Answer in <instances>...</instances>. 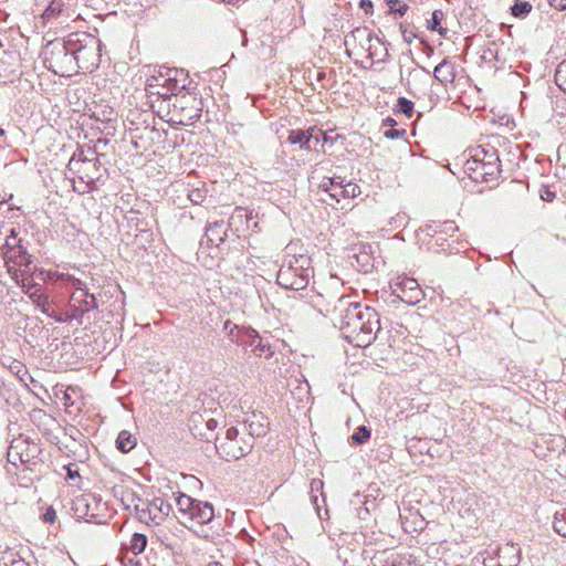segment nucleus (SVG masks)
<instances>
[{
	"instance_id": "6e6d98bb",
	"label": "nucleus",
	"mask_w": 566,
	"mask_h": 566,
	"mask_svg": "<svg viewBox=\"0 0 566 566\" xmlns=\"http://www.w3.org/2000/svg\"><path fill=\"white\" fill-rule=\"evenodd\" d=\"M549 4L557 10H566V0H549Z\"/></svg>"
},
{
	"instance_id": "58836bf2",
	"label": "nucleus",
	"mask_w": 566,
	"mask_h": 566,
	"mask_svg": "<svg viewBox=\"0 0 566 566\" xmlns=\"http://www.w3.org/2000/svg\"><path fill=\"white\" fill-rule=\"evenodd\" d=\"M532 10V4L527 1L516 0L511 8L512 14L516 18H525Z\"/></svg>"
},
{
	"instance_id": "393cba45",
	"label": "nucleus",
	"mask_w": 566,
	"mask_h": 566,
	"mask_svg": "<svg viewBox=\"0 0 566 566\" xmlns=\"http://www.w3.org/2000/svg\"><path fill=\"white\" fill-rule=\"evenodd\" d=\"M312 137L313 135H307L306 132L302 129H293L290 132L287 137V142L291 144H300V147L305 150L312 149Z\"/></svg>"
},
{
	"instance_id": "69168bd1",
	"label": "nucleus",
	"mask_w": 566,
	"mask_h": 566,
	"mask_svg": "<svg viewBox=\"0 0 566 566\" xmlns=\"http://www.w3.org/2000/svg\"><path fill=\"white\" fill-rule=\"evenodd\" d=\"M108 144V139L106 138H98L94 145V148L97 150L99 146H106Z\"/></svg>"
},
{
	"instance_id": "b1692460",
	"label": "nucleus",
	"mask_w": 566,
	"mask_h": 566,
	"mask_svg": "<svg viewBox=\"0 0 566 566\" xmlns=\"http://www.w3.org/2000/svg\"><path fill=\"white\" fill-rule=\"evenodd\" d=\"M24 294L30 297L32 303L39 307L43 314H50L51 304L49 302V297L41 292V287L35 289L33 292L24 290Z\"/></svg>"
},
{
	"instance_id": "f257e3e1",
	"label": "nucleus",
	"mask_w": 566,
	"mask_h": 566,
	"mask_svg": "<svg viewBox=\"0 0 566 566\" xmlns=\"http://www.w3.org/2000/svg\"><path fill=\"white\" fill-rule=\"evenodd\" d=\"M188 74L182 69L159 66L153 70L146 82L145 90L139 92L140 97H146L148 106H155L157 103H170L172 98V106L177 103H192L196 95L184 93L181 99L179 95L186 90L188 85Z\"/></svg>"
},
{
	"instance_id": "72a5a7b5",
	"label": "nucleus",
	"mask_w": 566,
	"mask_h": 566,
	"mask_svg": "<svg viewBox=\"0 0 566 566\" xmlns=\"http://www.w3.org/2000/svg\"><path fill=\"white\" fill-rule=\"evenodd\" d=\"M443 17L444 13L441 10H434L432 12L431 19L428 20L427 28L431 31H438L440 35L446 36L448 33V29L440 27Z\"/></svg>"
},
{
	"instance_id": "bf43d9fd",
	"label": "nucleus",
	"mask_w": 566,
	"mask_h": 566,
	"mask_svg": "<svg viewBox=\"0 0 566 566\" xmlns=\"http://www.w3.org/2000/svg\"><path fill=\"white\" fill-rule=\"evenodd\" d=\"M206 427L209 431L213 432L217 427H218V421L213 418H209L207 421H206Z\"/></svg>"
},
{
	"instance_id": "5fc2aeb1",
	"label": "nucleus",
	"mask_w": 566,
	"mask_h": 566,
	"mask_svg": "<svg viewBox=\"0 0 566 566\" xmlns=\"http://www.w3.org/2000/svg\"><path fill=\"white\" fill-rule=\"evenodd\" d=\"M223 329L228 333L229 336H233L234 331H239V327L232 324L230 321L224 322Z\"/></svg>"
},
{
	"instance_id": "a211bd4d",
	"label": "nucleus",
	"mask_w": 566,
	"mask_h": 566,
	"mask_svg": "<svg viewBox=\"0 0 566 566\" xmlns=\"http://www.w3.org/2000/svg\"><path fill=\"white\" fill-rule=\"evenodd\" d=\"M522 551L517 544L506 543L497 548L499 566H518Z\"/></svg>"
},
{
	"instance_id": "a878e982",
	"label": "nucleus",
	"mask_w": 566,
	"mask_h": 566,
	"mask_svg": "<svg viewBox=\"0 0 566 566\" xmlns=\"http://www.w3.org/2000/svg\"><path fill=\"white\" fill-rule=\"evenodd\" d=\"M133 502H135L134 512H135L136 517L142 523H145L147 525H153V518H151L149 512L147 511V505H146L145 501L140 496L133 494Z\"/></svg>"
},
{
	"instance_id": "13d9d810",
	"label": "nucleus",
	"mask_w": 566,
	"mask_h": 566,
	"mask_svg": "<svg viewBox=\"0 0 566 566\" xmlns=\"http://www.w3.org/2000/svg\"><path fill=\"white\" fill-rule=\"evenodd\" d=\"M444 226V232L449 233V232H454L458 230V227L457 224L454 223V221H446L443 223Z\"/></svg>"
},
{
	"instance_id": "20e7f679",
	"label": "nucleus",
	"mask_w": 566,
	"mask_h": 566,
	"mask_svg": "<svg viewBox=\"0 0 566 566\" xmlns=\"http://www.w3.org/2000/svg\"><path fill=\"white\" fill-rule=\"evenodd\" d=\"M72 41L55 40L49 42L43 50V63L54 74L71 76L76 74V62L73 56Z\"/></svg>"
},
{
	"instance_id": "de8ad7c7",
	"label": "nucleus",
	"mask_w": 566,
	"mask_h": 566,
	"mask_svg": "<svg viewBox=\"0 0 566 566\" xmlns=\"http://www.w3.org/2000/svg\"><path fill=\"white\" fill-rule=\"evenodd\" d=\"M491 150H496V149L494 147H489V148L478 147L474 150L473 155H479V159L481 163H488L489 161L488 155H491Z\"/></svg>"
},
{
	"instance_id": "412c9836",
	"label": "nucleus",
	"mask_w": 566,
	"mask_h": 566,
	"mask_svg": "<svg viewBox=\"0 0 566 566\" xmlns=\"http://www.w3.org/2000/svg\"><path fill=\"white\" fill-rule=\"evenodd\" d=\"M214 517L213 506L209 502L197 501L188 518L198 524H208Z\"/></svg>"
},
{
	"instance_id": "1a4fd4ad",
	"label": "nucleus",
	"mask_w": 566,
	"mask_h": 566,
	"mask_svg": "<svg viewBox=\"0 0 566 566\" xmlns=\"http://www.w3.org/2000/svg\"><path fill=\"white\" fill-rule=\"evenodd\" d=\"M394 294L409 305H416L423 298V291L418 282L408 276L398 279L394 285Z\"/></svg>"
},
{
	"instance_id": "603ef678",
	"label": "nucleus",
	"mask_w": 566,
	"mask_h": 566,
	"mask_svg": "<svg viewBox=\"0 0 566 566\" xmlns=\"http://www.w3.org/2000/svg\"><path fill=\"white\" fill-rule=\"evenodd\" d=\"M61 272L59 271H48L46 272V279L53 283L61 282Z\"/></svg>"
},
{
	"instance_id": "8fccbe9b",
	"label": "nucleus",
	"mask_w": 566,
	"mask_h": 566,
	"mask_svg": "<svg viewBox=\"0 0 566 566\" xmlns=\"http://www.w3.org/2000/svg\"><path fill=\"white\" fill-rule=\"evenodd\" d=\"M405 134H406L405 129H396V128H390L384 133L385 137H387L389 139L402 137Z\"/></svg>"
},
{
	"instance_id": "4d7b16f0",
	"label": "nucleus",
	"mask_w": 566,
	"mask_h": 566,
	"mask_svg": "<svg viewBox=\"0 0 566 566\" xmlns=\"http://www.w3.org/2000/svg\"><path fill=\"white\" fill-rule=\"evenodd\" d=\"M359 7L366 12L371 13L373 11V2L370 0H360Z\"/></svg>"
},
{
	"instance_id": "c9c22d12",
	"label": "nucleus",
	"mask_w": 566,
	"mask_h": 566,
	"mask_svg": "<svg viewBox=\"0 0 566 566\" xmlns=\"http://www.w3.org/2000/svg\"><path fill=\"white\" fill-rule=\"evenodd\" d=\"M17 231L14 228L10 230V234L7 237L6 242L2 247L3 259L11 252H15V249L21 244V239H17Z\"/></svg>"
},
{
	"instance_id": "6ab92c4d",
	"label": "nucleus",
	"mask_w": 566,
	"mask_h": 566,
	"mask_svg": "<svg viewBox=\"0 0 566 566\" xmlns=\"http://www.w3.org/2000/svg\"><path fill=\"white\" fill-rule=\"evenodd\" d=\"M244 334L249 339V346L252 348L255 355L264 358H270L274 354V350L272 349V346L269 343V340L261 337L256 333V331L249 328L244 332Z\"/></svg>"
},
{
	"instance_id": "7c9ffc66",
	"label": "nucleus",
	"mask_w": 566,
	"mask_h": 566,
	"mask_svg": "<svg viewBox=\"0 0 566 566\" xmlns=\"http://www.w3.org/2000/svg\"><path fill=\"white\" fill-rule=\"evenodd\" d=\"M480 165L481 161L479 159V155H472L464 164L465 172L473 181H479L480 175Z\"/></svg>"
},
{
	"instance_id": "774afa93",
	"label": "nucleus",
	"mask_w": 566,
	"mask_h": 566,
	"mask_svg": "<svg viewBox=\"0 0 566 566\" xmlns=\"http://www.w3.org/2000/svg\"><path fill=\"white\" fill-rule=\"evenodd\" d=\"M545 195L546 196H542L544 200L552 201L555 198V193L549 190H546Z\"/></svg>"
},
{
	"instance_id": "9d476101",
	"label": "nucleus",
	"mask_w": 566,
	"mask_h": 566,
	"mask_svg": "<svg viewBox=\"0 0 566 566\" xmlns=\"http://www.w3.org/2000/svg\"><path fill=\"white\" fill-rule=\"evenodd\" d=\"M74 14V10L69 1L52 0L41 15L44 24L57 23L64 24Z\"/></svg>"
},
{
	"instance_id": "cd10ccee",
	"label": "nucleus",
	"mask_w": 566,
	"mask_h": 566,
	"mask_svg": "<svg viewBox=\"0 0 566 566\" xmlns=\"http://www.w3.org/2000/svg\"><path fill=\"white\" fill-rule=\"evenodd\" d=\"M198 500L192 499L191 496L185 494V493H178L176 497V504L178 507V511L182 516H189L192 509L195 507Z\"/></svg>"
},
{
	"instance_id": "4c0bfd02",
	"label": "nucleus",
	"mask_w": 566,
	"mask_h": 566,
	"mask_svg": "<svg viewBox=\"0 0 566 566\" xmlns=\"http://www.w3.org/2000/svg\"><path fill=\"white\" fill-rule=\"evenodd\" d=\"M553 527L557 534L566 537V509L555 513Z\"/></svg>"
},
{
	"instance_id": "f03ea898",
	"label": "nucleus",
	"mask_w": 566,
	"mask_h": 566,
	"mask_svg": "<svg viewBox=\"0 0 566 566\" xmlns=\"http://www.w3.org/2000/svg\"><path fill=\"white\" fill-rule=\"evenodd\" d=\"M338 303L344 307L338 327L345 338L359 347L370 345L380 332L379 314L369 306L349 303L344 297L339 298Z\"/></svg>"
},
{
	"instance_id": "c85d7f7f",
	"label": "nucleus",
	"mask_w": 566,
	"mask_h": 566,
	"mask_svg": "<svg viewBox=\"0 0 566 566\" xmlns=\"http://www.w3.org/2000/svg\"><path fill=\"white\" fill-rule=\"evenodd\" d=\"M98 112H94L93 116L101 120L102 123L107 124L106 128H112L113 130H116V126L114 123H116L117 113L115 112V108H96Z\"/></svg>"
},
{
	"instance_id": "0eeeda50",
	"label": "nucleus",
	"mask_w": 566,
	"mask_h": 566,
	"mask_svg": "<svg viewBox=\"0 0 566 566\" xmlns=\"http://www.w3.org/2000/svg\"><path fill=\"white\" fill-rule=\"evenodd\" d=\"M69 306L75 316V322L82 325L84 315L97 308L98 304L95 295L88 292L86 284H83L73 291Z\"/></svg>"
},
{
	"instance_id": "39448f33",
	"label": "nucleus",
	"mask_w": 566,
	"mask_h": 566,
	"mask_svg": "<svg viewBox=\"0 0 566 566\" xmlns=\"http://www.w3.org/2000/svg\"><path fill=\"white\" fill-rule=\"evenodd\" d=\"M73 56L76 62V73L92 72L101 62L102 42L96 36L88 33H73L70 35Z\"/></svg>"
},
{
	"instance_id": "49530a36",
	"label": "nucleus",
	"mask_w": 566,
	"mask_h": 566,
	"mask_svg": "<svg viewBox=\"0 0 566 566\" xmlns=\"http://www.w3.org/2000/svg\"><path fill=\"white\" fill-rule=\"evenodd\" d=\"M63 470H65L66 479H69V480H74L76 478H81L77 465L75 463H69V464L64 465Z\"/></svg>"
},
{
	"instance_id": "e2e57ef3",
	"label": "nucleus",
	"mask_w": 566,
	"mask_h": 566,
	"mask_svg": "<svg viewBox=\"0 0 566 566\" xmlns=\"http://www.w3.org/2000/svg\"><path fill=\"white\" fill-rule=\"evenodd\" d=\"M397 106H413V104L405 97H399Z\"/></svg>"
},
{
	"instance_id": "c756f323",
	"label": "nucleus",
	"mask_w": 566,
	"mask_h": 566,
	"mask_svg": "<svg viewBox=\"0 0 566 566\" xmlns=\"http://www.w3.org/2000/svg\"><path fill=\"white\" fill-rule=\"evenodd\" d=\"M71 160H76L85 165V163L98 160V153H96L94 147H87L86 149L78 148Z\"/></svg>"
},
{
	"instance_id": "864d4df0",
	"label": "nucleus",
	"mask_w": 566,
	"mask_h": 566,
	"mask_svg": "<svg viewBox=\"0 0 566 566\" xmlns=\"http://www.w3.org/2000/svg\"><path fill=\"white\" fill-rule=\"evenodd\" d=\"M500 124L510 129H512L515 126L514 120L506 115L500 116Z\"/></svg>"
},
{
	"instance_id": "9b49d317",
	"label": "nucleus",
	"mask_w": 566,
	"mask_h": 566,
	"mask_svg": "<svg viewBox=\"0 0 566 566\" xmlns=\"http://www.w3.org/2000/svg\"><path fill=\"white\" fill-rule=\"evenodd\" d=\"M69 169L78 175V179L85 182L88 187L94 185L101 177V163L99 160L88 161L85 165L76 160H70Z\"/></svg>"
},
{
	"instance_id": "ea45409f",
	"label": "nucleus",
	"mask_w": 566,
	"mask_h": 566,
	"mask_svg": "<svg viewBox=\"0 0 566 566\" xmlns=\"http://www.w3.org/2000/svg\"><path fill=\"white\" fill-rule=\"evenodd\" d=\"M49 317H52L55 322L57 323H71V322H75V316L74 314L72 313L70 306L67 305V307L65 308V311L61 312V313H56L52 310H50V314H46Z\"/></svg>"
},
{
	"instance_id": "dca6fc26",
	"label": "nucleus",
	"mask_w": 566,
	"mask_h": 566,
	"mask_svg": "<svg viewBox=\"0 0 566 566\" xmlns=\"http://www.w3.org/2000/svg\"><path fill=\"white\" fill-rule=\"evenodd\" d=\"M488 163H481L479 181L489 182L495 180L501 172V160L497 150H491Z\"/></svg>"
},
{
	"instance_id": "ddd939ff",
	"label": "nucleus",
	"mask_w": 566,
	"mask_h": 566,
	"mask_svg": "<svg viewBox=\"0 0 566 566\" xmlns=\"http://www.w3.org/2000/svg\"><path fill=\"white\" fill-rule=\"evenodd\" d=\"M19 55L14 50H7L0 42V81L6 82L15 75Z\"/></svg>"
},
{
	"instance_id": "f3484780",
	"label": "nucleus",
	"mask_w": 566,
	"mask_h": 566,
	"mask_svg": "<svg viewBox=\"0 0 566 566\" xmlns=\"http://www.w3.org/2000/svg\"><path fill=\"white\" fill-rule=\"evenodd\" d=\"M145 503L147 505V511L153 518V525L158 526L163 524L170 513V504L166 503L161 497L146 500Z\"/></svg>"
},
{
	"instance_id": "aec40b11",
	"label": "nucleus",
	"mask_w": 566,
	"mask_h": 566,
	"mask_svg": "<svg viewBox=\"0 0 566 566\" xmlns=\"http://www.w3.org/2000/svg\"><path fill=\"white\" fill-rule=\"evenodd\" d=\"M229 224L223 220L214 221L206 227L205 238L210 245L219 247L226 241Z\"/></svg>"
},
{
	"instance_id": "a19ab883",
	"label": "nucleus",
	"mask_w": 566,
	"mask_h": 566,
	"mask_svg": "<svg viewBox=\"0 0 566 566\" xmlns=\"http://www.w3.org/2000/svg\"><path fill=\"white\" fill-rule=\"evenodd\" d=\"M207 197V189L205 186L201 188H192L188 192L189 200L195 205H200L205 201Z\"/></svg>"
},
{
	"instance_id": "e433bc0d",
	"label": "nucleus",
	"mask_w": 566,
	"mask_h": 566,
	"mask_svg": "<svg viewBox=\"0 0 566 566\" xmlns=\"http://www.w3.org/2000/svg\"><path fill=\"white\" fill-rule=\"evenodd\" d=\"M310 488H311V502L313 503V505L315 506V509L318 512L319 511V505H318V495H317V493H319L323 496V502H325L324 494H323L324 483L319 479H313L311 481Z\"/></svg>"
},
{
	"instance_id": "5701e85b",
	"label": "nucleus",
	"mask_w": 566,
	"mask_h": 566,
	"mask_svg": "<svg viewBox=\"0 0 566 566\" xmlns=\"http://www.w3.org/2000/svg\"><path fill=\"white\" fill-rule=\"evenodd\" d=\"M433 76L441 84L452 83L455 78L454 64L449 60H442L433 70Z\"/></svg>"
},
{
	"instance_id": "6e6552de",
	"label": "nucleus",
	"mask_w": 566,
	"mask_h": 566,
	"mask_svg": "<svg viewBox=\"0 0 566 566\" xmlns=\"http://www.w3.org/2000/svg\"><path fill=\"white\" fill-rule=\"evenodd\" d=\"M101 501L92 493H85L76 496L72 501V511L76 518H85L87 522H96L98 517V507Z\"/></svg>"
},
{
	"instance_id": "4be33fe9",
	"label": "nucleus",
	"mask_w": 566,
	"mask_h": 566,
	"mask_svg": "<svg viewBox=\"0 0 566 566\" xmlns=\"http://www.w3.org/2000/svg\"><path fill=\"white\" fill-rule=\"evenodd\" d=\"M360 193L358 185L352 181H345V178L337 176L335 192H331V197L335 199L343 198H355Z\"/></svg>"
},
{
	"instance_id": "338daca9",
	"label": "nucleus",
	"mask_w": 566,
	"mask_h": 566,
	"mask_svg": "<svg viewBox=\"0 0 566 566\" xmlns=\"http://www.w3.org/2000/svg\"><path fill=\"white\" fill-rule=\"evenodd\" d=\"M321 135H322V132L313 135V137H312V148L315 147L319 143Z\"/></svg>"
},
{
	"instance_id": "c03bdc74",
	"label": "nucleus",
	"mask_w": 566,
	"mask_h": 566,
	"mask_svg": "<svg viewBox=\"0 0 566 566\" xmlns=\"http://www.w3.org/2000/svg\"><path fill=\"white\" fill-rule=\"evenodd\" d=\"M61 283H63L67 287H72L73 291L85 284L84 282H82L80 279L75 277L72 274L61 272Z\"/></svg>"
},
{
	"instance_id": "09e8293b",
	"label": "nucleus",
	"mask_w": 566,
	"mask_h": 566,
	"mask_svg": "<svg viewBox=\"0 0 566 566\" xmlns=\"http://www.w3.org/2000/svg\"><path fill=\"white\" fill-rule=\"evenodd\" d=\"M55 518H56V512L52 506L48 507L46 511L42 515V520L45 523H53L55 521Z\"/></svg>"
},
{
	"instance_id": "0e129e2a",
	"label": "nucleus",
	"mask_w": 566,
	"mask_h": 566,
	"mask_svg": "<svg viewBox=\"0 0 566 566\" xmlns=\"http://www.w3.org/2000/svg\"><path fill=\"white\" fill-rule=\"evenodd\" d=\"M398 111L402 114H405L408 118L412 117L415 108H398Z\"/></svg>"
},
{
	"instance_id": "f8f14e48",
	"label": "nucleus",
	"mask_w": 566,
	"mask_h": 566,
	"mask_svg": "<svg viewBox=\"0 0 566 566\" xmlns=\"http://www.w3.org/2000/svg\"><path fill=\"white\" fill-rule=\"evenodd\" d=\"M4 262L8 273L18 282V275L20 271L17 269V266L29 268L32 263V255L28 253L27 249L23 248L22 244H20L15 249V252H10L4 258Z\"/></svg>"
},
{
	"instance_id": "052dcab7",
	"label": "nucleus",
	"mask_w": 566,
	"mask_h": 566,
	"mask_svg": "<svg viewBox=\"0 0 566 566\" xmlns=\"http://www.w3.org/2000/svg\"><path fill=\"white\" fill-rule=\"evenodd\" d=\"M22 292L24 293V290H29V292H33L35 289H40V286L36 283H24L21 284Z\"/></svg>"
},
{
	"instance_id": "f704fd0d",
	"label": "nucleus",
	"mask_w": 566,
	"mask_h": 566,
	"mask_svg": "<svg viewBox=\"0 0 566 566\" xmlns=\"http://www.w3.org/2000/svg\"><path fill=\"white\" fill-rule=\"evenodd\" d=\"M147 545V537L142 533H134L129 542V551L134 555L143 553Z\"/></svg>"
},
{
	"instance_id": "680f3d73",
	"label": "nucleus",
	"mask_w": 566,
	"mask_h": 566,
	"mask_svg": "<svg viewBox=\"0 0 566 566\" xmlns=\"http://www.w3.org/2000/svg\"><path fill=\"white\" fill-rule=\"evenodd\" d=\"M402 38L407 43H411L415 34L411 31L402 30Z\"/></svg>"
},
{
	"instance_id": "79ce46f5",
	"label": "nucleus",
	"mask_w": 566,
	"mask_h": 566,
	"mask_svg": "<svg viewBox=\"0 0 566 566\" xmlns=\"http://www.w3.org/2000/svg\"><path fill=\"white\" fill-rule=\"evenodd\" d=\"M555 83L557 86L566 92V64L560 62L555 71Z\"/></svg>"
},
{
	"instance_id": "7ed1b4c3",
	"label": "nucleus",
	"mask_w": 566,
	"mask_h": 566,
	"mask_svg": "<svg viewBox=\"0 0 566 566\" xmlns=\"http://www.w3.org/2000/svg\"><path fill=\"white\" fill-rule=\"evenodd\" d=\"M296 244L286 247L287 254L277 274V284L286 290H304L313 277L312 260L303 253H295Z\"/></svg>"
},
{
	"instance_id": "2f4dec72",
	"label": "nucleus",
	"mask_w": 566,
	"mask_h": 566,
	"mask_svg": "<svg viewBox=\"0 0 566 566\" xmlns=\"http://www.w3.org/2000/svg\"><path fill=\"white\" fill-rule=\"evenodd\" d=\"M352 36H353L354 39H357V38H359V39H366V41H367V43H368V48H367V51H368V57H369L370 60H373V59H374V53H373V51H371V42H373V41H376V42H378V43H379V39H378V38H375V36L371 34V32H370L368 29H366V28H363V29L357 28V29H355V30L352 32Z\"/></svg>"
},
{
	"instance_id": "a18cd8bd",
	"label": "nucleus",
	"mask_w": 566,
	"mask_h": 566,
	"mask_svg": "<svg viewBox=\"0 0 566 566\" xmlns=\"http://www.w3.org/2000/svg\"><path fill=\"white\" fill-rule=\"evenodd\" d=\"M336 180H337V176H334V177H331V178H325L321 182L319 188L323 191L328 192L331 195V192H335Z\"/></svg>"
},
{
	"instance_id": "3c124183",
	"label": "nucleus",
	"mask_w": 566,
	"mask_h": 566,
	"mask_svg": "<svg viewBox=\"0 0 566 566\" xmlns=\"http://www.w3.org/2000/svg\"><path fill=\"white\" fill-rule=\"evenodd\" d=\"M156 115L170 124L169 117L172 116V108H158Z\"/></svg>"
},
{
	"instance_id": "4468645a",
	"label": "nucleus",
	"mask_w": 566,
	"mask_h": 566,
	"mask_svg": "<svg viewBox=\"0 0 566 566\" xmlns=\"http://www.w3.org/2000/svg\"><path fill=\"white\" fill-rule=\"evenodd\" d=\"M268 418L259 412H253L244 420V428L248 430V438L254 442V438L264 437L269 431Z\"/></svg>"
},
{
	"instance_id": "bb28decb",
	"label": "nucleus",
	"mask_w": 566,
	"mask_h": 566,
	"mask_svg": "<svg viewBox=\"0 0 566 566\" xmlns=\"http://www.w3.org/2000/svg\"><path fill=\"white\" fill-rule=\"evenodd\" d=\"M136 438L127 430H123L118 433L116 439V448L123 452L127 453L136 446Z\"/></svg>"
},
{
	"instance_id": "2eb2a0df",
	"label": "nucleus",
	"mask_w": 566,
	"mask_h": 566,
	"mask_svg": "<svg viewBox=\"0 0 566 566\" xmlns=\"http://www.w3.org/2000/svg\"><path fill=\"white\" fill-rule=\"evenodd\" d=\"M203 108H172V116L169 117L170 125L190 126L193 125L200 117Z\"/></svg>"
},
{
	"instance_id": "423d86ee",
	"label": "nucleus",
	"mask_w": 566,
	"mask_h": 566,
	"mask_svg": "<svg viewBox=\"0 0 566 566\" xmlns=\"http://www.w3.org/2000/svg\"><path fill=\"white\" fill-rule=\"evenodd\" d=\"M214 440L217 453L226 461L239 460L253 449L252 439H239V430L234 427L227 429L226 436L222 439L216 437Z\"/></svg>"
},
{
	"instance_id": "37998d69",
	"label": "nucleus",
	"mask_w": 566,
	"mask_h": 566,
	"mask_svg": "<svg viewBox=\"0 0 566 566\" xmlns=\"http://www.w3.org/2000/svg\"><path fill=\"white\" fill-rule=\"evenodd\" d=\"M387 6L389 7V13L398 14L400 17L405 15L408 11V6L406 3H400V0H385Z\"/></svg>"
},
{
	"instance_id": "473e14b6",
	"label": "nucleus",
	"mask_w": 566,
	"mask_h": 566,
	"mask_svg": "<svg viewBox=\"0 0 566 566\" xmlns=\"http://www.w3.org/2000/svg\"><path fill=\"white\" fill-rule=\"evenodd\" d=\"M370 429L361 424L350 436L349 441L352 444L361 446L365 444L370 439Z\"/></svg>"
}]
</instances>
